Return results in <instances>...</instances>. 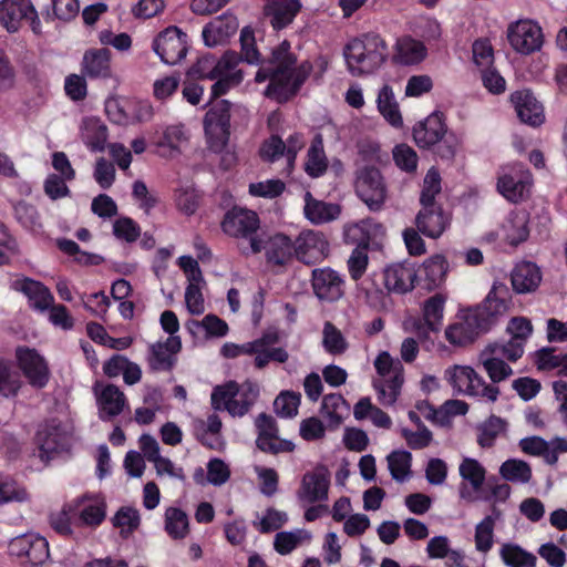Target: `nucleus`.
Returning <instances> with one entry per match:
<instances>
[{
  "mask_svg": "<svg viewBox=\"0 0 567 567\" xmlns=\"http://www.w3.org/2000/svg\"><path fill=\"white\" fill-rule=\"evenodd\" d=\"M312 72V64L302 61L297 65V56L291 52V44L284 40L272 49L270 56L261 62L256 73L258 83L269 81L265 95L278 103L292 99Z\"/></svg>",
  "mask_w": 567,
  "mask_h": 567,
  "instance_id": "f257e3e1",
  "label": "nucleus"
},
{
  "mask_svg": "<svg viewBox=\"0 0 567 567\" xmlns=\"http://www.w3.org/2000/svg\"><path fill=\"white\" fill-rule=\"evenodd\" d=\"M388 56V44L377 33H364L351 40L344 49L348 70L354 76L373 73L382 66Z\"/></svg>",
  "mask_w": 567,
  "mask_h": 567,
  "instance_id": "f03ea898",
  "label": "nucleus"
},
{
  "mask_svg": "<svg viewBox=\"0 0 567 567\" xmlns=\"http://www.w3.org/2000/svg\"><path fill=\"white\" fill-rule=\"evenodd\" d=\"M259 396V386L251 381L238 384L229 381L213 389L210 401L214 410H226L233 416H244Z\"/></svg>",
  "mask_w": 567,
  "mask_h": 567,
  "instance_id": "7ed1b4c3",
  "label": "nucleus"
},
{
  "mask_svg": "<svg viewBox=\"0 0 567 567\" xmlns=\"http://www.w3.org/2000/svg\"><path fill=\"white\" fill-rule=\"evenodd\" d=\"M378 378L372 385L378 394L379 402L384 406H392L401 394L404 383V369L399 359H394L386 351H382L374 360Z\"/></svg>",
  "mask_w": 567,
  "mask_h": 567,
  "instance_id": "20e7f679",
  "label": "nucleus"
},
{
  "mask_svg": "<svg viewBox=\"0 0 567 567\" xmlns=\"http://www.w3.org/2000/svg\"><path fill=\"white\" fill-rule=\"evenodd\" d=\"M447 379L458 393L481 398L494 403L499 395V388L488 384L473 368L454 365L446 371Z\"/></svg>",
  "mask_w": 567,
  "mask_h": 567,
  "instance_id": "39448f33",
  "label": "nucleus"
},
{
  "mask_svg": "<svg viewBox=\"0 0 567 567\" xmlns=\"http://www.w3.org/2000/svg\"><path fill=\"white\" fill-rule=\"evenodd\" d=\"M533 176L520 163L501 168L497 177V190L508 202L517 204L526 200L532 190Z\"/></svg>",
  "mask_w": 567,
  "mask_h": 567,
  "instance_id": "423d86ee",
  "label": "nucleus"
},
{
  "mask_svg": "<svg viewBox=\"0 0 567 567\" xmlns=\"http://www.w3.org/2000/svg\"><path fill=\"white\" fill-rule=\"evenodd\" d=\"M512 305V293L506 284L495 281L481 305L471 310L488 331Z\"/></svg>",
  "mask_w": 567,
  "mask_h": 567,
  "instance_id": "0eeeda50",
  "label": "nucleus"
},
{
  "mask_svg": "<svg viewBox=\"0 0 567 567\" xmlns=\"http://www.w3.org/2000/svg\"><path fill=\"white\" fill-rule=\"evenodd\" d=\"M355 192L370 210H381L386 199V187L380 171L373 166L363 167L357 176Z\"/></svg>",
  "mask_w": 567,
  "mask_h": 567,
  "instance_id": "6e6552de",
  "label": "nucleus"
},
{
  "mask_svg": "<svg viewBox=\"0 0 567 567\" xmlns=\"http://www.w3.org/2000/svg\"><path fill=\"white\" fill-rule=\"evenodd\" d=\"M23 20L30 21L34 33L40 32L38 12L30 0H2L0 2V22L8 32H17Z\"/></svg>",
  "mask_w": 567,
  "mask_h": 567,
  "instance_id": "1a4fd4ad",
  "label": "nucleus"
},
{
  "mask_svg": "<svg viewBox=\"0 0 567 567\" xmlns=\"http://www.w3.org/2000/svg\"><path fill=\"white\" fill-rule=\"evenodd\" d=\"M230 102L227 100H220L216 102L205 115V133L212 141V147L216 151L221 150L228 141L230 128Z\"/></svg>",
  "mask_w": 567,
  "mask_h": 567,
  "instance_id": "9d476101",
  "label": "nucleus"
},
{
  "mask_svg": "<svg viewBox=\"0 0 567 567\" xmlns=\"http://www.w3.org/2000/svg\"><path fill=\"white\" fill-rule=\"evenodd\" d=\"M153 50L162 62L175 65L186 56L187 34L175 25L168 27L154 39Z\"/></svg>",
  "mask_w": 567,
  "mask_h": 567,
  "instance_id": "9b49d317",
  "label": "nucleus"
},
{
  "mask_svg": "<svg viewBox=\"0 0 567 567\" xmlns=\"http://www.w3.org/2000/svg\"><path fill=\"white\" fill-rule=\"evenodd\" d=\"M9 551L24 559L21 564L30 567L43 565L50 556L47 539L35 534H24L13 538L9 544Z\"/></svg>",
  "mask_w": 567,
  "mask_h": 567,
  "instance_id": "f8f14e48",
  "label": "nucleus"
},
{
  "mask_svg": "<svg viewBox=\"0 0 567 567\" xmlns=\"http://www.w3.org/2000/svg\"><path fill=\"white\" fill-rule=\"evenodd\" d=\"M507 39L512 48L520 54H530L540 50L544 35L542 28L532 20H518L507 29Z\"/></svg>",
  "mask_w": 567,
  "mask_h": 567,
  "instance_id": "ddd939ff",
  "label": "nucleus"
},
{
  "mask_svg": "<svg viewBox=\"0 0 567 567\" xmlns=\"http://www.w3.org/2000/svg\"><path fill=\"white\" fill-rule=\"evenodd\" d=\"M255 425L258 432L256 445L260 451L276 455L295 450L291 441L279 439L278 425L271 415L260 413L255 420Z\"/></svg>",
  "mask_w": 567,
  "mask_h": 567,
  "instance_id": "4468645a",
  "label": "nucleus"
},
{
  "mask_svg": "<svg viewBox=\"0 0 567 567\" xmlns=\"http://www.w3.org/2000/svg\"><path fill=\"white\" fill-rule=\"evenodd\" d=\"M41 458H53L56 454L68 452L71 436L55 420L50 421L37 433Z\"/></svg>",
  "mask_w": 567,
  "mask_h": 567,
  "instance_id": "2eb2a0df",
  "label": "nucleus"
},
{
  "mask_svg": "<svg viewBox=\"0 0 567 567\" xmlns=\"http://www.w3.org/2000/svg\"><path fill=\"white\" fill-rule=\"evenodd\" d=\"M239 60L238 53L235 51H226L218 60L212 54H206L197 60L189 69L188 74L197 79L216 80L234 70Z\"/></svg>",
  "mask_w": 567,
  "mask_h": 567,
  "instance_id": "dca6fc26",
  "label": "nucleus"
},
{
  "mask_svg": "<svg viewBox=\"0 0 567 567\" xmlns=\"http://www.w3.org/2000/svg\"><path fill=\"white\" fill-rule=\"evenodd\" d=\"M261 250L266 251L269 262L285 265L295 256V243L284 234H276L267 240L250 238V251L258 254Z\"/></svg>",
  "mask_w": 567,
  "mask_h": 567,
  "instance_id": "f3484780",
  "label": "nucleus"
},
{
  "mask_svg": "<svg viewBox=\"0 0 567 567\" xmlns=\"http://www.w3.org/2000/svg\"><path fill=\"white\" fill-rule=\"evenodd\" d=\"M329 252V243L320 231H302L295 241V256L306 265L323 260Z\"/></svg>",
  "mask_w": 567,
  "mask_h": 567,
  "instance_id": "a211bd4d",
  "label": "nucleus"
},
{
  "mask_svg": "<svg viewBox=\"0 0 567 567\" xmlns=\"http://www.w3.org/2000/svg\"><path fill=\"white\" fill-rule=\"evenodd\" d=\"M225 234L236 238H257L254 236L259 228L258 215L249 209L234 207L228 210L221 223Z\"/></svg>",
  "mask_w": 567,
  "mask_h": 567,
  "instance_id": "6ab92c4d",
  "label": "nucleus"
},
{
  "mask_svg": "<svg viewBox=\"0 0 567 567\" xmlns=\"http://www.w3.org/2000/svg\"><path fill=\"white\" fill-rule=\"evenodd\" d=\"M311 285L313 293L322 301H337L344 293V280L342 276L329 267L313 269Z\"/></svg>",
  "mask_w": 567,
  "mask_h": 567,
  "instance_id": "aec40b11",
  "label": "nucleus"
},
{
  "mask_svg": "<svg viewBox=\"0 0 567 567\" xmlns=\"http://www.w3.org/2000/svg\"><path fill=\"white\" fill-rule=\"evenodd\" d=\"M330 473L323 465L307 472L298 491V498L307 503H316L328 498Z\"/></svg>",
  "mask_w": 567,
  "mask_h": 567,
  "instance_id": "412c9836",
  "label": "nucleus"
},
{
  "mask_svg": "<svg viewBox=\"0 0 567 567\" xmlns=\"http://www.w3.org/2000/svg\"><path fill=\"white\" fill-rule=\"evenodd\" d=\"M511 102L523 123L537 127L545 122L544 107L529 90L512 93Z\"/></svg>",
  "mask_w": 567,
  "mask_h": 567,
  "instance_id": "4be33fe9",
  "label": "nucleus"
},
{
  "mask_svg": "<svg viewBox=\"0 0 567 567\" xmlns=\"http://www.w3.org/2000/svg\"><path fill=\"white\" fill-rule=\"evenodd\" d=\"M17 358L30 384L35 388L45 386L49 381V369L44 359L35 350L29 348H19Z\"/></svg>",
  "mask_w": 567,
  "mask_h": 567,
  "instance_id": "5701e85b",
  "label": "nucleus"
},
{
  "mask_svg": "<svg viewBox=\"0 0 567 567\" xmlns=\"http://www.w3.org/2000/svg\"><path fill=\"white\" fill-rule=\"evenodd\" d=\"M487 330L470 310L463 318V320L450 324L445 330L446 340L457 347H465L475 341L481 334Z\"/></svg>",
  "mask_w": 567,
  "mask_h": 567,
  "instance_id": "b1692460",
  "label": "nucleus"
},
{
  "mask_svg": "<svg viewBox=\"0 0 567 567\" xmlns=\"http://www.w3.org/2000/svg\"><path fill=\"white\" fill-rule=\"evenodd\" d=\"M417 272L409 262L393 264L383 271L384 286L389 292L406 293L414 288Z\"/></svg>",
  "mask_w": 567,
  "mask_h": 567,
  "instance_id": "393cba45",
  "label": "nucleus"
},
{
  "mask_svg": "<svg viewBox=\"0 0 567 567\" xmlns=\"http://www.w3.org/2000/svg\"><path fill=\"white\" fill-rule=\"evenodd\" d=\"M238 25L237 18L230 13L214 18L202 31L205 45L214 48L226 43L236 33Z\"/></svg>",
  "mask_w": 567,
  "mask_h": 567,
  "instance_id": "a878e982",
  "label": "nucleus"
},
{
  "mask_svg": "<svg viewBox=\"0 0 567 567\" xmlns=\"http://www.w3.org/2000/svg\"><path fill=\"white\" fill-rule=\"evenodd\" d=\"M12 288L27 296L30 307L41 312L49 310L54 301L52 293L43 284L27 277L12 281Z\"/></svg>",
  "mask_w": 567,
  "mask_h": 567,
  "instance_id": "bb28decb",
  "label": "nucleus"
},
{
  "mask_svg": "<svg viewBox=\"0 0 567 567\" xmlns=\"http://www.w3.org/2000/svg\"><path fill=\"white\" fill-rule=\"evenodd\" d=\"M420 233L430 238H439L449 226V217L441 206H423L415 217Z\"/></svg>",
  "mask_w": 567,
  "mask_h": 567,
  "instance_id": "cd10ccee",
  "label": "nucleus"
},
{
  "mask_svg": "<svg viewBox=\"0 0 567 567\" xmlns=\"http://www.w3.org/2000/svg\"><path fill=\"white\" fill-rule=\"evenodd\" d=\"M513 290L517 293L534 292L542 282V271L532 261L517 264L511 272Z\"/></svg>",
  "mask_w": 567,
  "mask_h": 567,
  "instance_id": "c85d7f7f",
  "label": "nucleus"
},
{
  "mask_svg": "<svg viewBox=\"0 0 567 567\" xmlns=\"http://www.w3.org/2000/svg\"><path fill=\"white\" fill-rule=\"evenodd\" d=\"M446 133L442 115L433 113L413 128V138L419 147L429 148L435 145Z\"/></svg>",
  "mask_w": 567,
  "mask_h": 567,
  "instance_id": "c756f323",
  "label": "nucleus"
},
{
  "mask_svg": "<svg viewBox=\"0 0 567 567\" xmlns=\"http://www.w3.org/2000/svg\"><path fill=\"white\" fill-rule=\"evenodd\" d=\"M182 348L179 337H168L165 342L151 346L150 367L155 371H168L175 363L174 354Z\"/></svg>",
  "mask_w": 567,
  "mask_h": 567,
  "instance_id": "7c9ffc66",
  "label": "nucleus"
},
{
  "mask_svg": "<svg viewBox=\"0 0 567 567\" xmlns=\"http://www.w3.org/2000/svg\"><path fill=\"white\" fill-rule=\"evenodd\" d=\"M79 526H97L105 516L103 497H82L71 504Z\"/></svg>",
  "mask_w": 567,
  "mask_h": 567,
  "instance_id": "2f4dec72",
  "label": "nucleus"
},
{
  "mask_svg": "<svg viewBox=\"0 0 567 567\" xmlns=\"http://www.w3.org/2000/svg\"><path fill=\"white\" fill-rule=\"evenodd\" d=\"M188 142L189 131L184 124L178 123L166 126L156 145L163 150L164 156L174 157L182 153Z\"/></svg>",
  "mask_w": 567,
  "mask_h": 567,
  "instance_id": "473e14b6",
  "label": "nucleus"
},
{
  "mask_svg": "<svg viewBox=\"0 0 567 567\" xmlns=\"http://www.w3.org/2000/svg\"><path fill=\"white\" fill-rule=\"evenodd\" d=\"M300 9L299 0H272L265 7V14L275 30H281L293 21Z\"/></svg>",
  "mask_w": 567,
  "mask_h": 567,
  "instance_id": "72a5a7b5",
  "label": "nucleus"
},
{
  "mask_svg": "<svg viewBox=\"0 0 567 567\" xmlns=\"http://www.w3.org/2000/svg\"><path fill=\"white\" fill-rule=\"evenodd\" d=\"M306 218L313 225H322L337 219L341 214V207L338 204L326 203L312 197L311 193L305 195Z\"/></svg>",
  "mask_w": 567,
  "mask_h": 567,
  "instance_id": "f704fd0d",
  "label": "nucleus"
},
{
  "mask_svg": "<svg viewBox=\"0 0 567 567\" xmlns=\"http://www.w3.org/2000/svg\"><path fill=\"white\" fill-rule=\"evenodd\" d=\"M384 230L380 223L372 218L362 219L359 223L346 225L343 228L344 240L349 244L369 243L372 236L382 234Z\"/></svg>",
  "mask_w": 567,
  "mask_h": 567,
  "instance_id": "c9c22d12",
  "label": "nucleus"
},
{
  "mask_svg": "<svg viewBox=\"0 0 567 567\" xmlns=\"http://www.w3.org/2000/svg\"><path fill=\"white\" fill-rule=\"evenodd\" d=\"M377 104L379 112L392 126H402L403 121L399 104L390 85L385 84L381 87L378 94Z\"/></svg>",
  "mask_w": 567,
  "mask_h": 567,
  "instance_id": "e433bc0d",
  "label": "nucleus"
},
{
  "mask_svg": "<svg viewBox=\"0 0 567 567\" xmlns=\"http://www.w3.org/2000/svg\"><path fill=\"white\" fill-rule=\"evenodd\" d=\"M478 362L483 365L492 383H499L513 374V369L498 355L484 349L478 354Z\"/></svg>",
  "mask_w": 567,
  "mask_h": 567,
  "instance_id": "4c0bfd02",
  "label": "nucleus"
},
{
  "mask_svg": "<svg viewBox=\"0 0 567 567\" xmlns=\"http://www.w3.org/2000/svg\"><path fill=\"white\" fill-rule=\"evenodd\" d=\"M82 138L91 151L101 152L105 148L106 127L100 118L87 117L83 122Z\"/></svg>",
  "mask_w": 567,
  "mask_h": 567,
  "instance_id": "58836bf2",
  "label": "nucleus"
},
{
  "mask_svg": "<svg viewBox=\"0 0 567 567\" xmlns=\"http://www.w3.org/2000/svg\"><path fill=\"white\" fill-rule=\"evenodd\" d=\"M426 55V48L421 41L404 37L396 42V60L402 64H415Z\"/></svg>",
  "mask_w": 567,
  "mask_h": 567,
  "instance_id": "ea45409f",
  "label": "nucleus"
},
{
  "mask_svg": "<svg viewBox=\"0 0 567 567\" xmlns=\"http://www.w3.org/2000/svg\"><path fill=\"white\" fill-rule=\"evenodd\" d=\"M348 411L349 405L341 394L331 393L323 396L321 414L328 420L330 426L338 427Z\"/></svg>",
  "mask_w": 567,
  "mask_h": 567,
  "instance_id": "a19ab883",
  "label": "nucleus"
},
{
  "mask_svg": "<svg viewBox=\"0 0 567 567\" xmlns=\"http://www.w3.org/2000/svg\"><path fill=\"white\" fill-rule=\"evenodd\" d=\"M81 69L84 76L89 79L106 76V49L87 50L83 55Z\"/></svg>",
  "mask_w": 567,
  "mask_h": 567,
  "instance_id": "79ce46f5",
  "label": "nucleus"
},
{
  "mask_svg": "<svg viewBox=\"0 0 567 567\" xmlns=\"http://www.w3.org/2000/svg\"><path fill=\"white\" fill-rule=\"evenodd\" d=\"M165 530L173 539H184L189 533L187 514L177 507L165 511Z\"/></svg>",
  "mask_w": 567,
  "mask_h": 567,
  "instance_id": "37998d69",
  "label": "nucleus"
},
{
  "mask_svg": "<svg viewBox=\"0 0 567 567\" xmlns=\"http://www.w3.org/2000/svg\"><path fill=\"white\" fill-rule=\"evenodd\" d=\"M503 563L508 567H535L536 556L526 551L520 546L506 543L499 551Z\"/></svg>",
  "mask_w": 567,
  "mask_h": 567,
  "instance_id": "c03bdc74",
  "label": "nucleus"
},
{
  "mask_svg": "<svg viewBox=\"0 0 567 567\" xmlns=\"http://www.w3.org/2000/svg\"><path fill=\"white\" fill-rule=\"evenodd\" d=\"M460 476L464 482H467L473 492H478L486 476L484 466L475 458L464 457L458 466Z\"/></svg>",
  "mask_w": 567,
  "mask_h": 567,
  "instance_id": "a18cd8bd",
  "label": "nucleus"
},
{
  "mask_svg": "<svg viewBox=\"0 0 567 567\" xmlns=\"http://www.w3.org/2000/svg\"><path fill=\"white\" fill-rule=\"evenodd\" d=\"M445 298L436 293L430 297L423 306V319L431 332H439L442 327Z\"/></svg>",
  "mask_w": 567,
  "mask_h": 567,
  "instance_id": "49530a36",
  "label": "nucleus"
},
{
  "mask_svg": "<svg viewBox=\"0 0 567 567\" xmlns=\"http://www.w3.org/2000/svg\"><path fill=\"white\" fill-rule=\"evenodd\" d=\"M499 475L507 482L526 484L532 478V468L525 461L511 458L501 465Z\"/></svg>",
  "mask_w": 567,
  "mask_h": 567,
  "instance_id": "de8ad7c7",
  "label": "nucleus"
},
{
  "mask_svg": "<svg viewBox=\"0 0 567 567\" xmlns=\"http://www.w3.org/2000/svg\"><path fill=\"white\" fill-rule=\"evenodd\" d=\"M506 429V422L496 415H491L477 426V444L483 447H492L497 436Z\"/></svg>",
  "mask_w": 567,
  "mask_h": 567,
  "instance_id": "09e8293b",
  "label": "nucleus"
},
{
  "mask_svg": "<svg viewBox=\"0 0 567 567\" xmlns=\"http://www.w3.org/2000/svg\"><path fill=\"white\" fill-rule=\"evenodd\" d=\"M506 240L513 245L525 241L528 237L527 217L525 214L512 213L503 226Z\"/></svg>",
  "mask_w": 567,
  "mask_h": 567,
  "instance_id": "8fccbe9b",
  "label": "nucleus"
},
{
  "mask_svg": "<svg viewBox=\"0 0 567 567\" xmlns=\"http://www.w3.org/2000/svg\"><path fill=\"white\" fill-rule=\"evenodd\" d=\"M141 517L136 508L131 506L121 507L112 518V524L120 529V535L127 538L140 526Z\"/></svg>",
  "mask_w": 567,
  "mask_h": 567,
  "instance_id": "3c124183",
  "label": "nucleus"
},
{
  "mask_svg": "<svg viewBox=\"0 0 567 567\" xmlns=\"http://www.w3.org/2000/svg\"><path fill=\"white\" fill-rule=\"evenodd\" d=\"M426 288L432 289L442 284L447 271V262L441 255L432 256L423 262Z\"/></svg>",
  "mask_w": 567,
  "mask_h": 567,
  "instance_id": "603ef678",
  "label": "nucleus"
},
{
  "mask_svg": "<svg viewBox=\"0 0 567 567\" xmlns=\"http://www.w3.org/2000/svg\"><path fill=\"white\" fill-rule=\"evenodd\" d=\"M322 346L332 355L344 353L349 347L342 332L330 321H327L323 326Z\"/></svg>",
  "mask_w": 567,
  "mask_h": 567,
  "instance_id": "864d4df0",
  "label": "nucleus"
},
{
  "mask_svg": "<svg viewBox=\"0 0 567 567\" xmlns=\"http://www.w3.org/2000/svg\"><path fill=\"white\" fill-rule=\"evenodd\" d=\"M388 465L393 480L404 482L410 475L412 455L408 451H393L388 455Z\"/></svg>",
  "mask_w": 567,
  "mask_h": 567,
  "instance_id": "5fc2aeb1",
  "label": "nucleus"
},
{
  "mask_svg": "<svg viewBox=\"0 0 567 567\" xmlns=\"http://www.w3.org/2000/svg\"><path fill=\"white\" fill-rule=\"evenodd\" d=\"M305 539H310V534L305 529L279 532L275 536L274 547L280 555H288Z\"/></svg>",
  "mask_w": 567,
  "mask_h": 567,
  "instance_id": "6e6d98bb",
  "label": "nucleus"
},
{
  "mask_svg": "<svg viewBox=\"0 0 567 567\" xmlns=\"http://www.w3.org/2000/svg\"><path fill=\"white\" fill-rule=\"evenodd\" d=\"M495 519V517L488 515L476 525L474 536L476 550L487 553L492 549L494 544Z\"/></svg>",
  "mask_w": 567,
  "mask_h": 567,
  "instance_id": "4d7b16f0",
  "label": "nucleus"
},
{
  "mask_svg": "<svg viewBox=\"0 0 567 567\" xmlns=\"http://www.w3.org/2000/svg\"><path fill=\"white\" fill-rule=\"evenodd\" d=\"M327 167L328 162L321 141L313 143L308 150L307 162L305 164L306 172L311 177H319L327 171Z\"/></svg>",
  "mask_w": 567,
  "mask_h": 567,
  "instance_id": "13d9d810",
  "label": "nucleus"
},
{
  "mask_svg": "<svg viewBox=\"0 0 567 567\" xmlns=\"http://www.w3.org/2000/svg\"><path fill=\"white\" fill-rule=\"evenodd\" d=\"M240 47L241 53L238 54L240 61H245L249 64H258L260 62V53L256 47V39L254 30L250 27H245L240 31Z\"/></svg>",
  "mask_w": 567,
  "mask_h": 567,
  "instance_id": "bf43d9fd",
  "label": "nucleus"
},
{
  "mask_svg": "<svg viewBox=\"0 0 567 567\" xmlns=\"http://www.w3.org/2000/svg\"><path fill=\"white\" fill-rule=\"evenodd\" d=\"M300 393L282 391L274 401V409L281 417H293L298 413Z\"/></svg>",
  "mask_w": 567,
  "mask_h": 567,
  "instance_id": "052dcab7",
  "label": "nucleus"
},
{
  "mask_svg": "<svg viewBox=\"0 0 567 567\" xmlns=\"http://www.w3.org/2000/svg\"><path fill=\"white\" fill-rule=\"evenodd\" d=\"M525 344L520 341L509 339L505 343L494 342L485 347L492 354L498 355L502 359H507L511 362H516L524 354Z\"/></svg>",
  "mask_w": 567,
  "mask_h": 567,
  "instance_id": "680f3d73",
  "label": "nucleus"
},
{
  "mask_svg": "<svg viewBox=\"0 0 567 567\" xmlns=\"http://www.w3.org/2000/svg\"><path fill=\"white\" fill-rule=\"evenodd\" d=\"M440 192L441 176L435 168H431L427 171L423 182V188L420 197L422 206H436L434 199Z\"/></svg>",
  "mask_w": 567,
  "mask_h": 567,
  "instance_id": "e2e57ef3",
  "label": "nucleus"
},
{
  "mask_svg": "<svg viewBox=\"0 0 567 567\" xmlns=\"http://www.w3.org/2000/svg\"><path fill=\"white\" fill-rule=\"evenodd\" d=\"M113 235L125 243H134L141 235V228L133 219L121 217L113 223Z\"/></svg>",
  "mask_w": 567,
  "mask_h": 567,
  "instance_id": "0e129e2a",
  "label": "nucleus"
},
{
  "mask_svg": "<svg viewBox=\"0 0 567 567\" xmlns=\"http://www.w3.org/2000/svg\"><path fill=\"white\" fill-rule=\"evenodd\" d=\"M368 245L363 244L361 246L360 244L358 247H355L352 250V254L348 260V268L350 276L353 280H359L363 274L367 270L368 264H369V257H368Z\"/></svg>",
  "mask_w": 567,
  "mask_h": 567,
  "instance_id": "69168bd1",
  "label": "nucleus"
},
{
  "mask_svg": "<svg viewBox=\"0 0 567 567\" xmlns=\"http://www.w3.org/2000/svg\"><path fill=\"white\" fill-rule=\"evenodd\" d=\"M50 522L53 529L61 535L71 534L72 525L79 526L71 504L64 506L61 512L52 514Z\"/></svg>",
  "mask_w": 567,
  "mask_h": 567,
  "instance_id": "338daca9",
  "label": "nucleus"
},
{
  "mask_svg": "<svg viewBox=\"0 0 567 567\" xmlns=\"http://www.w3.org/2000/svg\"><path fill=\"white\" fill-rule=\"evenodd\" d=\"M64 91L66 96L73 102L83 101L87 95V85L84 74H69L64 80Z\"/></svg>",
  "mask_w": 567,
  "mask_h": 567,
  "instance_id": "774afa93",
  "label": "nucleus"
}]
</instances>
